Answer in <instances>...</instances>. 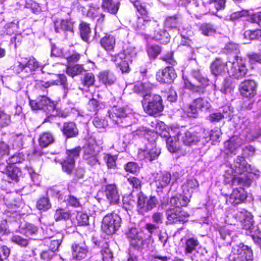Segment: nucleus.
<instances>
[{
	"label": "nucleus",
	"instance_id": "1",
	"mask_svg": "<svg viewBox=\"0 0 261 261\" xmlns=\"http://www.w3.org/2000/svg\"><path fill=\"white\" fill-rule=\"evenodd\" d=\"M251 166L244 157L238 156L224 175V182L231 186L240 185L249 187L252 180L250 178Z\"/></svg>",
	"mask_w": 261,
	"mask_h": 261
},
{
	"label": "nucleus",
	"instance_id": "2",
	"mask_svg": "<svg viewBox=\"0 0 261 261\" xmlns=\"http://www.w3.org/2000/svg\"><path fill=\"white\" fill-rule=\"evenodd\" d=\"M142 105L144 111L150 116L158 115L164 109L162 98L157 94H145Z\"/></svg>",
	"mask_w": 261,
	"mask_h": 261
},
{
	"label": "nucleus",
	"instance_id": "3",
	"mask_svg": "<svg viewBox=\"0 0 261 261\" xmlns=\"http://www.w3.org/2000/svg\"><path fill=\"white\" fill-rule=\"evenodd\" d=\"M253 252L249 246L243 243L232 246L229 261H252Z\"/></svg>",
	"mask_w": 261,
	"mask_h": 261
},
{
	"label": "nucleus",
	"instance_id": "4",
	"mask_svg": "<svg viewBox=\"0 0 261 261\" xmlns=\"http://www.w3.org/2000/svg\"><path fill=\"white\" fill-rule=\"evenodd\" d=\"M121 218L116 214L110 213L106 215L102 221L101 229L108 235L114 233L120 227Z\"/></svg>",
	"mask_w": 261,
	"mask_h": 261
},
{
	"label": "nucleus",
	"instance_id": "5",
	"mask_svg": "<svg viewBox=\"0 0 261 261\" xmlns=\"http://www.w3.org/2000/svg\"><path fill=\"white\" fill-rule=\"evenodd\" d=\"M234 57L232 61H229L226 63V67L230 76L239 79L245 76L247 69L242 59L237 56H235Z\"/></svg>",
	"mask_w": 261,
	"mask_h": 261
},
{
	"label": "nucleus",
	"instance_id": "6",
	"mask_svg": "<svg viewBox=\"0 0 261 261\" xmlns=\"http://www.w3.org/2000/svg\"><path fill=\"white\" fill-rule=\"evenodd\" d=\"M137 209L138 212L144 215L146 213L151 211L158 203V201L154 196H150L148 198L142 192L138 194Z\"/></svg>",
	"mask_w": 261,
	"mask_h": 261
},
{
	"label": "nucleus",
	"instance_id": "7",
	"mask_svg": "<svg viewBox=\"0 0 261 261\" xmlns=\"http://www.w3.org/2000/svg\"><path fill=\"white\" fill-rule=\"evenodd\" d=\"M211 108V105L205 98L199 97L194 99L189 105L188 113L189 117H195L199 111L207 112Z\"/></svg>",
	"mask_w": 261,
	"mask_h": 261
},
{
	"label": "nucleus",
	"instance_id": "8",
	"mask_svg": "<svg viewBox=\"0 0 261 261\" xmlns=\"http://www.w3.org/2000/svg\"><path fill=\"white\" fill-rule=\"evenodd\" d=\"M155 129L157 133L161 136L167 138V147L170 152H176L179 149V141L174 140L173 138L170 136V133L166 130L165 125L163 123H158Z\"/></svg>",
	"mask_w": 261,
	"mask_h": 261
},
{
	"label": "nucleus",
	"instance_id": "9",
	"mask_svg": "<svg viewBox=\"0 0 261 261\" xmlns=\"http://www.w3.org/2000/svg\"><path fill=\"white\" fill-rule=\"evenodd\" d=\"M155 27H159L158 22L148 16L138 17L136 30L138 33L146 34L152 31Z\"/></svg>",
	"mask_w": 261,
	"mask_h": 261
},
{
	"label": "nucleus",
	"instance_id": "10",
	"mask_svg": "<svg viewBox=\"0 0 261 261\" xmlns=\"http://www.w3.org/2000/svg\"><path fill=\"white\" fill-rule=\"evenodd\" d=\"M81 151V148L79 146L71 150L66 151L67 159L62 163L63 170L67 174H70L74 167L75 160L77 159Z\"/></svg>",
	"mask_w": 261,
	"mask_h": 261
},
{
	"label": "nucleus",
	"instance_id": "11",
	"mask_svg": "<svg viewBox=\"0 0 261 261\" xmlns=\"http://www.w3.org/2000/svg\"><path fill=\"white\" fill-rule=\"evenodd\" d=\"M193 76L196 79L200 85H195L190 82L186 83V87L194 92L203 93L204 88L209 84L208 80L202 75L199 70H195L192 71Z\"/></svg>",
	"mask_w": 261,
	"mask_h": 261
},
{
	"label": "nucleus",
	"instance_id": "12",
	"mask_svg": "<svg viewBox=\"0 0 261 261\" xmlns=\"http://www.w3.org/2000/svg\"><path fill=\"white\" fill-rule=\"evenodd\" d=\"M166 216L170 223H177L187 222L189 215L181 208H170L167 211Z\"/></svg>",
	"mask_w": 261,
	"mask_h": 261
},
{
	"label": "nucleus",
	"instance_id": "13",
	"mask_svg": "<svg viewBox=\"0 0 261 261\" xmlns=\"http://www.w3.org/2000/svg\"><path fill=\"white\" fill-rule=\"evenodd\" d=\"M30 105L33 110H43L49 112L54 108V102L45 96H40L36 100H31Z\"/></svg>",
	"mask_w": 261,
	"mask_h": 261
},
{
	"label": "nucleus",
	"instance_id": "14",
	"mask_svg": "<svg viewBox=\"0 0 261 261\" xmlns=\"http://www.w3.org/2000/svg\"><path fill=\"white\" fill-rule=\"evenodd\" d=\"M51 55L55 56H62L66 59L68 63L77 62L81 57V55L73 50H69L66 49H59L54 48L51 50Z\"/></svg>",
	"mask_w": 261,
	"mask_h": 261
},
{
	"label": "nucleus",
	"instance_id": "15",
	"mask_svg": "<svg viewBox=\"0 0 261 261\" xmlns=\"http://www.w3.org/2000/svg\"><path fill=\"white\" fill-rule=\"evenodd\" d=\"M241 95L245 97L251 98L256 93V83L253 80H246L240 85Z\"/></svg>",
	"mask_w": 261,
	"mask_h": 261
},
{
	"label": "nucleus",
	"instance_id": "16",
	"mask_svg": "<svg viewBox=\"0 0 261 261\" xmlns=\"http://www.w3.org/2000/svg\"><path fill=\"white\" fill-rule=\"evenodd\" d=\"M176 77V74L172 67H167L159 70L156 74V80L161 83H171Z\"/></svg>",
	"mask_w": 261,
	"mask_h": 261
},
{
	"label": "nucleus",
	"instance_id": "17",
	"mask_svg": "<svg viewBox=\"0 0 261 261\" xmlns=\"http://www.w3.org/2000/svg\"><path fill=\"white\" fill-rule=\"evenodd\" d=\"M176 138L181 140L185 145H191L199 140V138L195 134L189 131L177 129Z\"/></svg>",
	"mask_w": 261,
	"mask_h": 261
},
{
	"label": "nucleus",
	"instance_id": "18",
	"mask_svg": "<svg viewBox=\"0 0 261 261\" xmlns=\"http://www.w3.org/2000/svg\"><path fill=\"white\" fill-rule=\"evenodd\" d=\"M247 197L244 189L240 188L233 190L227 201L230 204L236 205L243 202Z\"/></svg>",
	"mask_w": 261,
	"mask_h": 261
},
{
	"label": "nucleus",
	"instance_id": "19",
	"mask_svg": "<svg viewBox=\"0 0 261 261\" xmlns=\"http://www.w3.org/2000/svg\"><path fill=\"white\" fill-rule=\"evenodd\" d=\"M109 113L110 119L116 124L122 123L126 117L125 110L123 108L114 107Z\"/></svg>",
	"mask_w": 261,
	"mask_h": 261
},
{
	"label": "nucleus",
	"instance_id": "20",
	"mask_svg": "<svg viewBox=\"0 0 261 261\" xmlns=\"http://www.w3.org/2000/svg\"><path fill=\"white\" fill-rule=\"evenodd\" d=\"M231 112L228 107H224L218 112L211 114L207 119L211 122H218L224 119H230Z\"/></svg>",
	"mask_w": 261,
	"mask_h": 261
},
{
	"label": "nucleus",
	"instance_id": "21",
	"mask_svg": "<svg viewBox=\"0 0 261 261\" xmlns=\"http://www.w3.org/2000/svg\"><path fill=\"white\" fill-rule=\"evenodd\" d=\"M72 257L77 259L81 260L85 258L88 253V249L85 243H74L72 246Z\"/></svg>",
	"mask_w": 261,
	"mask_h": 261
},
{
	"label": "nucleus",
	"instance_id": "22",
	"mask_svg": "<svg viewBox=\"0 0 261 261\" xmlns=\"http://www.w3.org/2000/svg\"><path fill=\"white\" fill-rule=\"evenodd\" d=\"M153 38L163 44H167L170 39L169 33L163 26L155 27L153 29Z\"/></svg>",
	"mask_w": 261,
	"mask_h": 261
},
{
	"label": "nucleus",
	"instance_id": "23",
	"mask_svg": "<svg viewBox=\"0 0 261 261\" xmlns=\"http://www.w3.org/2000/svg\"><path fill=\"white\" fill-rule=\"evenodd\" d=\"M106 196L112 204H117L120 200V196L118 189L114 184H110L106 186L105 188Z\"/></svg>",
	"mask_w": 261,
	"mask_h": 261
},
{
	"label": "nucleus",
	"instance_id": "24",
	"mask_svg": "<svg viewBox=\"0 0 261 261\" xmlns=\"http://www.w3.org/2000/svg\"><path fill=\"white\" fill-rule=\"evenodd\" d=\"M199 184L197 180L195 178H190L182 184L181 189L183 194L189 197L190 199L192 194L197 190Z\"/></svg>",
	"mask_w": 261,
	"mask_h": 261
},
{
	"label": "nucleus",
	"instance_id": "25",
	"mask_svg": "<svg viewBox=\"0 0 261 261\" xmlns=\"http://www.w3.org/2000/svg\"><path fill=\"white\" fill-rule=\"evenodd\" d=\"M111 60L116 63V65L122 72H128L129 71L128 62L130 60H127L124 58V55L119 54L117 56H112Z\"/></svg>",
	"mask_w": 261,
	"mask_h": 261
},
{
	"label": "nucleus",
	"instance_id": "26",
	"mask_svg": "<svg viewBox=\"0 0 261 261\" xmlns=\"http://www.w3.org/2000/svg\"><path fill=\"white\" fill-rule=\"evenodd\" d=\"M171 180V175L169 173L158 174L154 177L153 184L157 189H163L167 187Z\"/></svg>",
	"mask_w": 261,
	"mask_h": 261
},
{
	"label": "nucleus",
	"instance_id": "27",
	"mask_svg": "<svg viewBox=\"0 0 261 261\" xmlns=\"http://www.w3.org/2000/svg\"><path fill=\"white\" fill-rule=\"evenodd\" d=\"M55 30L57 33L61 31H68L72 33L73 30V23L71 20L59 19L55 22Z\"/></svg>",
	"mask_w": 261,
	"mask_h": 261
},
{
	"label": "nucleus",
	"instance_id": "28",
	"mask_svg": "<svg viewBox=\"0 0 261 261\" xmlns=\"http://www.w3.org/2000/svg\"><path fill=\"white\" fill-rule=\"evenodd\" d=\"M62 131L63 135L67 138L76 137L79 130L75 123L73 122H65L64 123Z\"/></svg>",
	"mask_w": 261,
	"mask_h": 261
},
{
	"label": "nucleus",
	"instance_id": "29",
	"mask_svg": "<svg viewBox=\"0 0 261 261\" xmlns=\"http://www.w3.org/2000/svg\"><path fill=\"white\" fill-rule=\"evenodd\" d=\"M243 143V140L239 137L233 136L225 142V147L231 153L236 154V151Z\"/></svg>",
	"mask_w": 261,
	"mask_h": 261
},
{
	"label": "nucleus",
	"instance_id": "30",
	"mask_svg": "<svg viewBox=\"0 0 261 261\" xmlns=\"http://www.w3.org/2000/svg\"><path fill=\"white\" fill-rule=\"evenodd\" d=\"M190 201L189 197L186 195H179L171 198L170 203L174 206L175 208H180L181 207L186 206Z\"/></svg>",
	"mask_w": 261,
	"mask_h": 261
},
{
	"label": "nucleus",
	"instance_id": "31",
	"mask_svg": "<svg viewBox=\"0 0 261 261\" xmlns=\"http://www.w3.org/2000/svg\"><path fill=\"white\" fill-rule=\"evenodd\" d=\"M38 227L34 225L23 222H21L19 225L18 231L20 233L29 237L36 234L38 231Z\"/></svg>",
	"mask_w": 261,
	"mask_h": 261
},
{
	"label": "nucleus",
	"instance_id": "32",
	"mask_svg": "<svg viewBox=\"0 0 261 261\" xmlns=\"http://www.w3.org/2000/svg\"><path fill=\"white\" fill-rule=\"evenodd\" d=\"M99 79L100 81L106 86L112 85L116 81V76L110 70H105L100 72Z\"/></svg>",
	"mask_w": 261,
	"mask_h": 261
},
{
	"label": "nucleus",
	"instance_id": "33",
	"mask_svg": "<svg viewBox=\"0 0 261 261\" xmlns=\"http://www.w3.org/2000/svg\"><path fill=\"white\" fill-rule=\"evenodd\" d=\"M115 38L111 35H107L100 40L101 46L107 51L113 50L115 45Z\"/></svg>",
	"mask_w": 261,
	"mask_h": 261
},
{
	"label": "nucleus",
	"instance_id": "34",
	"mask_svg": "<svg viewBox=\"0 0 261 261\" xmlns=\"http://www.w3.org/2000/svg\"><path fill=\"white\" fill-rule=\"evenodd\" d=\"M226 63H224L221 60L217 59L215 60L211 66V71L215 76L221 75L225 71Z\"/></svg>",
	"mask_w": 261,
	"mask_h": 261
},
{
	"label": "nucleus",
	"instance_id": "35",
	"mask_svg": "<svg viewBox=\"0 0 261 261\" xmlns=\"http://www.w3.org/2000/svg\"><path fill=\"white\" fill-rule=\"evenodd\" d=\"M63 238L62 234L58 233L47 241L46 242V245L49 247V250L53 252L56 251L62 243Z\"/></svg>",
	"mask_w": 261,
	"mask_h": 261
},
{
	"label": "nucleus",
	"instance_id": "36",
	"mask_svg": "<svg viewBox=\"0 0 261 261\" xmlns=\"http://www.w3.org/2000/svg\"><path fill=\"white\" fill-rule=\"evenodd\" d=\"M120 3L118 2H114L113 0H106L102 3V7L105 11L111 14H116L119 8Z\"/></svg>",
	"mask_w": 261,
	"mask_h": 261
},
{
	"label": "nucleus",
	"instance_id": "37",
	"mask_svg": "<svg viewBox=\"0 0 261 261\" xmlns=\"http://www.w3.org/2000/svg\"><path fill=\"white\" fill-rule=\"evenodd\" d=\"M199 242L197 239L190 238L185 241V253L186 254H191L196 249Z\"/></svg>",
	"mask_w": 261,
	"mask_h": 261
},
{
	"label": "nucleus",
	"instance_id": "38",
	"mask_svg": "<svg viewBox=\"0 0 261 261\" xmlns=\"http://www.w3.org/2000/svg\"><path fill=\"white\" fill-rule=\"evenodd\" d=\"M152 85L149 83H138L134 86V91L138 93L142 94L143 97L146 94H151L150 90Z\"/></svg>",
	"mask_w": 261,
	"mask_h": 261
},
{
	"label": "nucleus",
	"instance_id": "39",
	"mask_svg": "<svg viewBox=\"0 0 261 261\" xmlns=\"http://www.w3.org/2000/svg\"><path fill=\"white\" fill-rule=\"evenodd\" d=\"M84 71L85 69L81 64L68 65L66 67L67 74L72 77L81 74Z\"/></svg>",
	"mask_w": 261,
	"mask_h": 261
},
{
	"label": "nucleus",
	"instance_id": "40",
	"mask_svg": "<svg viewBox=\"0 0 261 261\" xmlns=\"http://www.w3.org/2000/svg\"><path fill=\"white\" fill-rule=\"evenodd\" d=\"M24 62L26 64L25 73L31 74L37 68L39 67V64L35 58L33 57H30L24 59Z\"/></svg>",
	"mask_w": 261,
	"mask_h": 261
},
{
	"label": "nucleus",
	"instance_id": "41",
	"mask_svg": "<svg viewBox=\"0 0 261 261\" xmlns=\"http://www.w3.org/2000/svg\"><path fill=\"white\" fill-rule=\"evenodd\" d=\"M54 138L53 135L49 132H45L42 134L39 138V145L42 147H46L53 143Z\"/></svg>",
	"mask_w": 261,
	"mask_h": 261
},
{
	"label": "nucleus",
	"instance_id": "42",
	"mask_svg": "<svg viewBox=\"0 0 261 261\" xmlns=\"http://www.w3.org/2000/svg\"><path fill=\"white\" fill-rule=\"evenodd\" d=\"M85 0H80L79 9L81 10L83 15L93 17L95 15V9L88 4H86Z\"/></svg>",
	"mask_w": 261,
	"mask_h": 261
},
{
	"label": "nucleus",
	"instance_id": "43",
	"mask_svg": "<svg viewBox=\"0 0 261 261\" xmlns=\"http://www.w3.org/2000/svg\"><path fill=\"white\" fill-rule=\"evenodd\" d=\"M199 30L202 34L206 36H212L216 32L215 27L210 23L202 24L199 27Z\"/></svg>",
	"mask_w": 261,
	"mask_h": 261
},
{
	"label": "nucleus",
	"instance_id": "44",
	"mask_svg": "<svg viewBox=\"0 0 261 261\" xmlns=\"http://www.w3.org/2000/svg\"><path fill=\"white\" fill-rule=\"evenodd\" d=\"M80 35L82 39L85 42H88L91 34V29L89 24L82 22L80 25Z\"/></svg>",
	"mask_w": 261,
	"mask_h": 261
},
{
	"label": "nucleus",
	"instance_id": "45",
	"mask_svg": "<svg viewBox=\"0 0 261 261\" xmlns=\"http://www.w3.org/2000/svg\"><path fill=\"white\" fill-rule=\"evenodd\" d=\"M58 80L57 81H53L51 82L43 83L42 86L45 88L49 87L51 85H58L60 83L62 85L64 89L67 88V78L64 74H59L58 75Z\"/></svg>",
	"mask_w": 261,
	"mask_h": 261
},
{
	"label": "nucleus",
	"instance_id": "46",
	"mask_svg": "<svg viewBox=\"0 0 261 261\" xmlns=\"http://www.w3.org/2000/svg\"><path fill=\"white\" fill-rule=\"evenodd\" d=\"M101 255L102 256V261H112L113 257V253L107 243H105L102 245Z\"/></svg>",
	"mask_w": 261,
	"mask_h": 261
},
{
	"label": "nucleus",
	"instance_id": "47",
	"mask_svg": "<svg viewBox=\"0 0 261 261\" xmlns=\"http://www.w3.org/2000/svg\"><path fill=\"white\" fill-rule=\"evenodd\" d=\"M71 214L69 211L62 208H59L56 211L54 215V219L56 221L66 220L70 218Z\"/></svg>",
	"mask_w": 261,
	"mask_h": 261
},
{
	"label": "nucleus",
	"instance_id": "48",
	"mask_svg": "<svg viewBox=\"0 0 261 261\" xmlns=\"http://www.w3.org/2000/svg\"><path fill=\"white\" fill-rule=\"evenodd\" d=\"M11 115L4 111L0 110V127L4 128L11 123Z\"/></svg>",
	"mask_w": 261,
	"mask_h": 261
},
{
	"label": "nucleus",
	"instance_id": "49",
	"mask_svg": "<svg viewBox=\"0 0 261 261\" xmlns=\"http://www.w3.org/2000/svg\"><path fill=\"white\" fill-rule=\"evenodd\" d=\"M137 234L136 229H132L129 234V237L132 238L130 241L131 245L134 247H139L142 244V239L138 236H136Z\"/></svg>",
	"mask_w": 261,
	"mask_h": 261
},
{
	"label": "nucleus",
	"instance_id": "50",
	"mask_svg": "<svg viewBox=\"0 0 261 261\" xmlns=\"http://www.w3.org/2000/svg\"><path fill=\"white\" fill-rule=\"evenodd\" d=\"M10 241L12 243L21 247H25L29 244V240L19 235H13Z\"/></svg>",
	"mask_w": 261,
	"mask_h": 261
},
{
	"label": "nucleus",
	"instance_id": "51",
	"mask_svg": "<svg viewBox=\"0 0 261 261\" xmlns=\"http://www.w3.org/2000/svg\"><path fill=\"white\" fill-rule=\"evenodd\" d=\"M81 82L83 86L89 87L94 85L95 82V76L92 73H87L81 79Z\"/></svg>",
	"mask_w": 261,
	"mask_h": 261
},
{
	"label": "nucleus",
	"instance_id": "52",
	"mask_svg": "<svg viewBox=\"0 0 261 261\" xmlns=\"http://www.w3.org/2000/svg\"><path fill=\"white\" fill-rule=\"evenodd\" d=\"M160 153V151L156 147H153L151 149H147L144 152L145 158L151 161L155 160L158 158Z\"/></svg>",
	"mask_w": 261,
	"mask_h": 261
},
{
	"label": "nucleus",
	"instance_id": "53",
	"mask_svg": "<svg viewBox=\"0 0 261 261\" xmlns=\"http://www.w3.org/2000/svg\"><path fill=\"white\" fill-rule=\"evenodd\" d=\"M245 39L248 40H252L258 39L261 36V30H247L244 33Z\"/></svg>",
	"mask_w": 261,
	"mask_h": 261
},
{
	"label": "nucleus",
	"instance_id": "54",
	"mask_svg": "<svg viewBox=\"0 0 261 261\" xmlns=\"http://www.w3.org/2000/svg\"><path fill=\"white\" fill-rule=\"evenodd\" d=\"M36 207L38 210L45 211L50 208L51 204L48 198L43 197L37 201Z\"/></svg>",
	"mask_w": 261,
	"mask_h": 261
},
{
	"label": "nucleus",
	"instance_id": "55",
	"mask_svg": "<svg viewBox=\"0 0 261 261\" xmlns=\"http://www.w3.org/2000/svg\"><path fill=\"white\" fill-rule=\"evenodd\" d=\"M96 145L94 144L89 143L87 146L85 148L83 155L84 159H88V156L97 155V153L95 150Z\"/></svg>",
	"mask_w": 261,
	"mask_h": 261
},
{
	"label": "nucleus",
	"instance_id": "56",
	"mask_svg": "<svg viewBox=\"0 0 261 261\" xmlns=\"http://www.w3.org/2000/svg\"><path fill=\"white\" fill-rule=\"evenodd\" d=\"M117 159V156L112 155L109 153L105 154L103 157L109 169H114L115 168Z\"/></svg>",
	"mask_w": 261,
	"mask_h": 261
},
{
	"label": "nucleus",
	"instance_id": "57",
	"mask_svg": "<svg viewBox=\"0 0 261 261\" xmlns=\"http://www.w3.org/2000/svg\"><path fill=\"white\" fill-rule=\"evenodd\" d=\"M6 174L12 180L15 181H18V178L21 175V171L18 168L12 166H11V169H9Z\"/></svg>",
	"mask_w": 261,
	"mask_h": 261
},
{
	"label": "nucleus",
	"instance_id": "58",
	"mask_svg": "<svg viewBox=\"0 0 261 261\" xmlns=\"http://www.w3.org/2000/svg\"><path fill=\"white\" fill-rule=\"evenodd\" d=\"M53 110H50L49 111V114L48 115V117H61L63 118H66L68 116V113L67 112L59 109L56 108V106L54 103V108L53 109Z\"/></svg>",
	"mask_w": 261,
	"mask_h": 261
},
{
	"label": "nucleus",
	"instance_id": "59",
	"mask_svg": "<svg viewBox=\"0 0 261 261\" xmlns=\"http://www.w3.org/2000/svg\"><path fill=\"white\" fill-rule=\"evenodd\" d=\"M76 218L79 225L84 226L89 223L88 216L85 213L78 212Z\"/></svg>",
	"mask_w": 261,
	"mask_h": 261
},
{
	"label": "nucleus",
	"instance_id": "60",
	"mask_svg": "<svg viewBox=\"0 0 261 261\" xmlns=\"http://www.w3.org/2000/svg\"><path fill=\"white\" fill-rule=\"evenodd\" d=\"M178 23V20L176 16L168 17L165 21V25L168 28H176Z\"/></svg>",
	"mask_w": 261,
	"mask_h": 261
},
{
	"label": "nucleus",
	"instance_id": "61",
	"mask_svg": "<svg viewBox=\"0 0 261 261\" xmlns=\"http://www.w3.org/2000/svg\"><path fill=\"white\" fill-rule=\"evenodd\" d=\"M160 52L161 48L158 45H151L147 48L149 56L153 59H155Z\"/></svg>",
	"mask_w": 261,
	"mask_h": 261
},
{
	"label": "nucleus",
	"instance_id": "62",
	"mask_svg": "<svg viewBox=\"0 0 261 261\" xmlns=\"http://www.w3.org/2000/svg\"><path fill=\"white\" fill-rule=\"evenodd\" d=\"M24 158L21 153H16L9 158L8 163L10 164L19 163L24 160Z\"/></svg>",
	"mask_w": 261,
	"mask_h": 261
},
{
	"label": "nucleus",
	"instance_id": "63",
	"mask_svg": "<svg viewBox=\"0 0 261 261\" xmlns=\"http://www.w3.org/2000/svg\"><path fill=\"white\" fill-rule=\"evenodd\" d=\"M124 169L126 171L132 173H137L140 170L139 166L135 162H128L125 165Z\"/></svg>",
	"mask_w": 261,
	"mask_h": 261
},
{
	"label": "nucleus",
	"instance_id": "64",
	"mask_svg": "<svg viewBox=\"0 0 261 261\" xmlns=\"http://www.w3.org/2000/svg\"><path fill=\"white\" fill-rule=\"evenodd\" d=\"M247 20L252 23L259 24L261 22V12H257L254 14H250L247 15Z\"/></svg>",
	"mask_w": 261,
	"mask_h": 261
}]
</instances>
